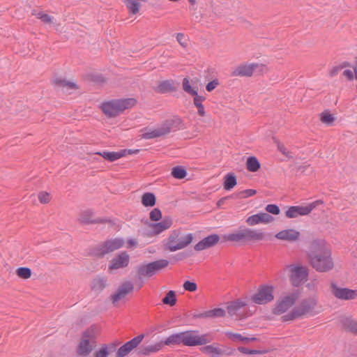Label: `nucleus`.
<instances>
[{
    "mask_svg": "<svg viewBox=\"0 0 357 357\" xmlns=\"http://www.w3.org/2000/svg\"><path fill=\"white\" fill-rule=\"evenodd\" d=\"M96 154H98L103 157L105 160H109L110 162H114L117 160L121 158H123V154H121V150L116 152L112 151H103V152H97Z\"/></svg>",
    "mask_w": 357,
    "mask_h": 357,
    "instance_id": "f704fd0d",
    "label": "nucleus"
},
{
    "mask_svg": "<svg viewBox=\"0 0 357 357\" xmlns=\"http://www.w3.org/2000/svg\"><path fill=\"white\" fill-rule=\"evenodd\" d=\"M233 76L251 77L253 73V63H242L236 66L232 71Z\"/></svg>",
    "mask_w": 357,
    "mask_h": 357,
    "instance_id": "a878e982",
    "label": "nucleus"
},
{
    "mask_svg": "<svg viewBox=\"0 0 357 357\" xmlns=\"http://www.w3.org/2000/svg\"><path fill=\"white\" fill-rule=\"evenodd\" d=\"M162 302L165 304L173 306L176 304V299L175 292L174 291H169L166 296L162 299Z\"/></svg>",
    "mask_w": 357,
    "mask_h": 357,
    "instance_id": "603ef678",
    "label": "nucleus"
},
{
    "mask_svg": "<svg viewBox=\"0 0 357 357\" xmlns=\"http://www.w3.org/2000/svg\"><path fill=\"white\" fill-rule=\"evenodd\" d=\"M172 225V219L165 217L161 222L150 223L147 226L146 235L149 236H157L169 229Z\"/></svg>",
    "mask_w": 357,
    "mask_h": 357,
    "instance_id": "dca6fc26",
    "label": "nucleus"
},
{
    "mask_svg": "<svg viewBox=\"0 0 357 357\" xmlns=\"http://www.w3.org/2000/svg\"><path fill=\"white\" fill-rule=\"evenodd\" d=\"M107 285V280L103 278H96L91 282V289L95 291H102Z\"/></svg>",
    "mask_w": 357,
    "mask_h": 357,
    "instance_id": "58836bf2",
    "label": "nucleus"
},
{
    "mask_svg": "<svg viewBox=\"0 0 357 357\" xmlns=\"http://www.w3.org/2000/svg\"><path fill=\"white\" fill-rule=\"evenodd\" d=\"M223 238L226 241H232L236 243L246 242L245 229H244L226 234L223 236Z\"/></svg>",
    "mask_w": 357,
    "mask_h": 357,
    "instance_id": "c85d7f7f",
    "label": "nucleus"
},
{
    "mask_svg": "<svg viewBox=\"0 0 357 357\" xmlns=\"http://www.w3.org/2000/svg\"><path fill=\"white\" fill-rule=\"evenodd\" d=\"M16 275L21 279L27 280L31 277V270L27 267H20L17 268Z\"/></svg>",
    "mask_w": 357,
    "mask_h": 357,
    "instance_id": "49530a36",
    "label": "nucleus"
},
{
    "mask_svg": "<svg viewBox=\"0 0 357 357\" xmlns=\"http://www.w3.org/2000/svg\"><path fill=\"white\" fill-rule=\"evenodd\" d=\"M220 84L218 79H215L208 82L206 86L207 91L211 92L214 90Z\"/></svg>",
    "mask_w": 357,
    "mask_h": 357,
    "instance_id": "680f3d73",
    "label": "nucleus"
},
{
    "mask_svg": "<svg viewBox=\"0 0 357 357\" xmlns=\"http://www.w3.org/2000/svg\"><path fill=\"white\" fill-rule=\"evenodd\" d=\"M147 0H122L126 5L128 11L131 15H137L139 13L142 2Z\"/></svg>",
    "mask_w": 357,
    "mask_h": 357,
    "instance_id": "cd10ccee",
    "label": "nucleus"
},
{
    "mask_svg": "<svg viewBox=\"0 0 357 357\" xmlns=\"http://www.w3.org/2000/svg\"><path fill=\"white\" fill-rule=\"evenodd\" d=\"M274 299V287L271 285H264L259 288L258 291L252 296V301L258 305H264Z\"/></svg>",
    "mask_w": 357,
    "mask_h": 357,
    "instance_id": "f8f14e48",
    "label": "nucleus"
},
{
    "mask_svg": "<svg viewBox=\"0 0 357 357\" xmlns=\"http://www.w3.org/2000/svg\"><path fill=\"white\" fill-rule=\"evenodd\" d=\"M317 284H318V282L317 280H312L311 282H310L309 283L307 284L306 287L309 289H312V290H314L317 288Z\"/></svg>",
    "mask_w": 357,
    "mask_h": 357,
    "instance_id": "774afa93",
    "label": "nucleus"
},
{
    "mask_svg": "<svg viewBox=\"0 0 357 357\" xmlns=\"http://www.w3.org/2000/svg\"><path fill=\"white\" fill-rule=\"evenodd\" d=\"M260 163L256 157H249L246 161L247 169L252 172H255L260 168Z\"/></svg>",
    "mask_w": 357,
    "mask_h": 357,
    "instance_id": "79ce46f5",
    "label": "nucleus"
},
{
    "mask_svg": "<svg viewBox=\"0 0 357 357\" xmlns=\"http://www.w3.org/2000/svg\"><path fill=\"white\" fill-rule=\"evenodd\" d=\"M183 288L185 291L190 292L195 291L197 289V284L190 281H185L183 284Z\"/></svg>",
    "mask_w": 357,
    "mask_h": 357,
    "instance_id": "bf43d9fd",
    "label": "nucleus"
},
{
    "mask_svg": "<svg viewBox=\"0 0 357 357\" xmlns=\"http://www.w3.org/2000/svg\"><path fill=\"white\" fill-rule=\"evenodd\" d=\"M142 203L144 206H153L155 204V197L153 193L146 192L142 197Z\"/></svg>",
    "mask_w": 357,
    "mask_h": 357,
    "instance_id": "37998d69",
    "label": "nucleus"
},
{
    "mask_svg": "<svg viewBox=\"0 0 357 357\" xmlns=\"http://www.w3.org/2000/svg\"><path fill=\"white\" fill-rule=\"evenodd\" d=\"M200 351L202 353L209 355L212 357L218 356L223 354V351L217 344H212L209 345L205 344L204 347H202L200 349Z\"/></svg>",
    "mask_w": 357,
    "mask_h": 357,
    "instance_id": "c756f323",
    "label": "nucleus"
},
{
    "mask_svg": "<svg viewBox=\"0 0 357 357\" xmlns=\"http://www.w3.org/2000/svg\"><path fill=\"white\" fill-rule=\"evenodd\" d=\"M137 244L138 243L136 239H130L126 242V247L127 248H135Z\"/></svg>",
    "mask_w": 357,
    "mask_h": 357,
    "instance_id": "338daca9",
    "label": "nucleus"
},
{
    "mask_svg": "<svg viewBox=\"0 0 357 357\" xmlns=\"http://www.w3.org/2000/svg\"><path fill=\"white\" fill-rule=\"evenodd\" d=\"M319 120L320 121L327 126H332L334 125L335 121H336V116L334 114L331 113L328 110H325L319 114Z\"/></svg>",
    "mask_w": 357,
    "mask_h": 357,
    "instance_id": "2f4dec72",
    "label": "nucleus"
},
{
    "mask_svg": "<svg viewBox=\"0 0 357 357\" xmlns=\"http://www.w3.org/2000/svg\"><path fill=\"white\" fill-rule=\"evenodd\" d=\"M247 305L246 299H237L227 304V310L230 316L241 318L243 317L242 311Z\"/></svg>",
    "mask_w": 357,
    "mask_h": 357,
    "instance_id": "a211bd4d",
    "label": "nucleus"
},
{
    "mask_svg": "<svg viewBox=\"0 0 357 357\" xmlns=\"http://www.w3.org/2000/svg\"><path fill=\"white\" fill-rule=\"evenodd\" d=\"M256 193H257V191L255 190L248 189V190H244L240 191V192L231 195V197H234L237 199H245V198L252 197V196L255 195Z\"/></svg>",
    "mask_w": 357,
    "mask_h": 357,
    "instance_id": "09e8293b",
    "label": "nucleus"
},
{
    "mask_svg": "<svg viewBox=\"0 0 357 357\" xmlns=\"http://www.w3.org/2000/svg\"><path fill=\"white\" fill-rule=\"evenodd\" d=\"M66 79H63L61 78H55L52 80V84L56 86H59L63 89L64 85L63 84L66 82Z\"/></svg>",
    "mask_w": 357,
    "mask_h": 357,
    "instance_id": "69168bd1",
    "label": "nucleus"
},
{
    "mask_svg": "<svg viewBox=\"0 0 357 357\" xmlns=\"http://www.w3.org/2000/svg\"><path fill=\"white\" fill-rule=\"evenodd\" d=\"M300 236V232L295 229H283L275 234L277 239L288 242L297 241Z\"/></svg>",
    "mask_w": 357,
    "mask_h": 357,
    "instance_id": "5701e85b",
    "label": "nucleus"
},
{
    "mask_svg": "<svg viewBox=\"0 0 357 357\" xmlns=\"http://www.w3.org/2000/svg\"><path fill=\"white\" fill-rule=\"evenodd\" d=\"M194 96V105L196 106V107L197 108L199 105H203L202 102L205 100V97L198 96V93Z\"/></svg>",
    "mask_w": 357,
    "mask_h": 357,
    "instance_id": "e2e57ef3",
    "label": "nucleus"
},
{
    "mask_svg": "<svg viewBox=\"0 0 357 357\" xmlns=\"http://www.w3.org/2000/svg\"><path fill=\"white\" fill-rule=\"evenodd\" d=\"M323 202L317 200L306 205L291 206L287 207L284 214L287 218H296L309 215L317 206Z\"/></svg>",
    "mask_w": 357,
    "mask_h": 357,
    "instance_id": "6e6552de",
    "label": "nucleus"
},
{
    "mask_svg": "<svg viewBox=\"0 0 357 357\" xmlns=\"http://www.w3.org/2000/svg\"><path fill=\"white\" fill-rule=\"evenodd\" d=\"M226 335L229 340L235 342H248L255 340V338L246 337L243 336L241 334L233 332H227Z\"/></svg>",
    "mask_w": 357,
    "mask_h": 357,
    "instance_id": "a19ab883",
    "label": "nucleus"
},
{
    "mask_svg": "<svg viewBox=\"0 0 357 357\" xmlns=\"http://www.w3.org/2000/svg\"><path fill=\"white\" fill-rule=\"evenodd\" d=\"M137 104V100L133 98L113 99L103 101L100 109L109 118L116 117L126 109L132 108Z\"/></svg>",
    "mask_w": 357,
    "mask_h": 357,
    "instance_id": "7ed1b4c3",
    "label": "nucleus"
},
{
    "mask_svg": "<svg viewBox=\"0 0 357 357\" xmlns=\"http://www.w3.org/2000/svg\"><path fill=\"white\" fill-rule=\"evenodd\" d=\"M63 84L64 85L62 89L66 92L78 89V86L75 82L66 80Z\"/></svg>",
    "mask_w": 357,
    "mask_h": 357,
    "instance_id": "13d9d810",
    "label": "nucleus"
},
{
    "mask_svg": "<svg viewBox=\"0 0 357 357\" xmlns=\"http://www.w3.org/2000/svg\"><path fill=\"white\" fill-rule=\"evenodd\" d=\"M300 297L298 290H294L282 294L276 301L273 312L275 314H282L287 312L297 302Z\"/></svg>",
    "mask_w": 357,
    "mask_h": 357,
    "instance_id": "423d86ee",
    "label": "nucleus"
},
{
    "mask_svg": "<svg viewBox=\"0 0 357 357\" xmlns=\"http://www.w3.org/2000/svg\"><path fill=\"white\" fill-rule=\"evenodd\" d=\"M278 151L283 154L286 158L291 159L294 158L293 153L288 149L284 144H278Z\"/></svg>",
    "mask_w": 357,
    "mask_h": 357,
    "instance_id": "5fc2aeb1",
    "label": "nucleus"
},
{
    "mask_svg": "<svg viewBox=\"0 0 357 357\" xmlns=\"http://www.w3.org/2000/svg\"><path fill=\"white\" fill-rule=\"evenodd\" d=\"M169 261L166 259H160L151 263L144 264L137 268V273L140 277L151 278L162 269L166 268Z\"/></svg>",
    "mask_w": 357,
    "mask_h": 357,
    "instance_id": "1a4fd4ad",
    "label": "nucleus"
},
{
    "mask_svg": "<svg viewBox=\"0 0 357 357\" xmlns=\"http://www.w3.org/2000/svg\"><path fill=\"white\" fill-rule=\"evenodd\" d=\"M238 351L242 354H250V355H255L261 354V351L255 349H250L248 348L244 347H238Z\"/></svg>",
    "mask_w": 357,
    "mask_h": 357,
    "instance_id": "052dcab7",
    "label": "nucleus"
},
{
    "mask_svg": "<svg viewBox=\"0 0 357 357\" xmlns=\"http://www.w3.org/2000/svg\"><path fill=\"white\" fill-rule=\"evenodd\" d=\"M340 70H342V75L349 81L357 80V61L351 63L344 61L333 68L331 75H336Z\"/></svg>",
    "mask_w": 357,
    "mask_h": 357,
    "instance_id": "9b49d317",
    "label": "nucleus"
},
{
    "mask_svg": "<svg viewBox=\"0 0 357 357\" xmlns=\"http://www.w3.org/2000/svg\"><path fill=\"white\" fill-rule=\"evenodd\" d=\"M265 209L267 213L278 215L280 213V208L276 204H268Z\"/></svg>",
    "mask_w": 357,
    "mask_h": 357,
    "instance_id": "4d7b16f0",
    "label": "nucleus"
},
{
    "mask_svg": "<svg viewBox=\"0 0 357 357\" xmlns=\"http://www.w3.org/2000/svg\"><path fill=\"white\" fill-rule=\"evenodd\" d=\"M171 174L173 177L177 179L184 178L187 175L186 170L183 167L180 166L174 167L172 169Z\"/></svg>",
    "mask_w": 357,
    "mask_h": 357,
    "instance_id": "de8ad7c7",
    "label": "nucleus"
},
{
    "mask_svg": "<svg viewBox=\"0 0 357 357\" xmlns=\"http://www.w3.org/2000/svg\"><path fill=\"white\" fill-rule=\"evenodd\" d=\"M96 347V337L93 329H87L82 335L76 347L79 356L86 357Z\"/></svg>",
    "mask_w": 357,
    "mask_h": 357,
    "instance_id": "39448f33",
    "label": "nucleus"
},
{
    "mask_svg": "<svg viewBox=\"0 0 357 357\" xmlns=\"http://www.w3.org/2000/svg\"><path fill=\"white\" fill-rule=\"evenodd\" d=\"M199 82V79L198 78L190 79L185 77L182 82L183 91L191 96H196L198 93Z\"/></svg>",
    "mask_w": 357,
    "mask_h": 357,
    "instance_id": "393cba45",
    "label": "nucleus"
},
{
    "mask_svg": "<svg viewBox=\"0 0 357 357\" xmlns=\"http://www.w3.org/2000/svg\"><path fill=\"white\" fill-rule=\"evenodd\" d=\"M35 15L38 19L40 20L45 24L53 25L55 22V20L53 16L50 15L44 12H39Z\"/></svg>",
    "mask_w": 357,
    "mask_h": 357,
    "instance_id": "a18cd8bd",
    "label": "nucleus"
},
{
    "mask_svg": "<svg viewBox=\"0 0 357 357\" xmlns=\"http://www.w3.org/2000/svg\"><path fill=\"white\" fill-rule=\"evenodd\" d=\"M289 279L294 286H298L305 282L308 276L307 267L299 264L290 265L287 267Z\"/></svg>",
    "mask_w": 357,
    "mask_h": 357,
    "instance_id": "9d476101",
    "label": "nucleus"
},
{
    "mask_svg": "<svg viewBox=\"0 0 357 357\" xmlns=\"http://www.w3.org/2000/svg\"><path fill=\"white\" fill-rule=\"evenodd\" d=\"M192 240V234H183L179 230H173L168 238L163 241V246L166 250L175 252L186 248Z\"/></svg>",
    "mask_w": 357,
    "mask_h": 357,
    "instance_id": "20e7f679",
    "label": "nucleus"
},
{
    "mask_svg": "<svg viewBox=\"0 0 357 357\" xmlns=\"http://www.w3.org/2000/svg\"><path fill=\"white\" fill-rule=\"evenodd\" d=\"M308 259L312 266L319 272L329 271L334 266L331 249L324 241H316L312 243Z\"/></svg>",
    "mask_w": 357,
    "mask_h": 357,
    "instance_id": "f257e3e1",
    "label": "nucleus"
},
{
    "mask_svg": "<svg viewBox=\"0 0 357 357\" xmlns=\"http://www.w3.org/2000/svg\"><path fill=\"white\" fill-rule=\"evenodd\" d=\"M269 72L268 67L264 63H253V73L263 75Z\"/></svg>",
    "mask_w": 357,
    "mask_h": 357,
    "instance_id": "c03bdc74",
    "label": "nucleus"
},
{
    "mask_svg": "<svg viewBox=\"0 0 357 357\" xmlns=\"http://www.w3.org/2000/svg\"><path fill=\"white\" fill-rule=\"evenodd\" d=\"M274 220V218L267 213H259L247 218L245 222L249 226H255L260 224H269Z\"/></svg>",
    "mask_w": 357,
    "mask_h": 357,
    "instance_id": "412c9836",
    "label": "nucleus"
},
{
    "mask_svg": "<svg viewBox=\"0 0 357 357\" xmlns=\"http://www.w3.org/2000/svg\"><path fill=\"white\" fill-rule=\"evenodd\" d=\"M225 315V311L222 308H215L208 310L200 315V317H222Z\"/></svg>",
    "mask_w": 357,
    "mask_h": 357,
    "instance_id": "ea45409f",
    "label": "nucleus"
},
{
    "mask_svg": "<svg viewBox=\"0 0 357 357\" xmlns=\"http://www.w3.org/2000/svg\"><path fill=\"white\" fill-rule=\"evenodd\" d=\"M164 347L163 341H160L151 345L142 347L139 352L142 355L149 356L153 353H156L160 351Z\"/></svg>",
    "mask_w": 357,
    "mask_h": 357,
    "instance_id": "7c9ffc66",
    "label": "nucleus"
},
{
    "mask_svg": "<svg viewBox=\"0 0 357 357\" xmlns=\"http://www.w3.org/2000/svg\"><path fill=\"white\" fill-rule=\"evenodd\" d=\"M133 290V285L130 282H124L122 283L116 293L112 296V301L114 305L125 299L126 296Z\"/></svg>",
    "mask_w": 357,
    "mask_h": 357,
    "instance_id": "6ab92c4d",
    "label": "nucleus"
},
{
    "mask_svg": "<svg viewBox=\"0 0 357 357\" xmlns=\"http://www.w3.org/2000/svg\"><path fill=\"white\" fill-rule=\"evenodd\" d=\"M161 136L168 135L171 132L182 130L184 128L183 121L178 116H174L167 119L158 126Z\"/></svg>",
    "mask_w": 357,
    "mask_h": 357,
    "instance_id": "ddd939ff",
    "label": "nucleus"
},
{
    "mask_svg": "<svg viewBox=\"0 0 357 357\" xmlns=\"http://www.w3.org/2000/svg\"><path fill=\"white\" fill-rule=\"evenodd\" d=\"M219 241L220 237L218 234L209 235L197 243L195 245V250L197 251H202L208 249L216 245Z\"/></svg>",
    "mask_w": 357,
    "mask_h": 357,
    "instance_id": "b1692460",
    "label": "nucleus"
},
{
    "mask_svg": "<svg viewBox=\"0 0 357 357\" xmlns=\"http://www.w3.org/2000/svg\"><path fill=\"white\" fill-rule=\"evenodd\" d=\"M163 344L164 346L167 345L170 347L183 344L182 332L170 335L163 341Z\"/></svg>",
    "mask_w": 357,
    "mask_h": 357,
    "instance_id": "72a5a7b5",
    "label": "nucleus"
},
{
    "mask_svg": "<svg viewBox=\"0 0 357 357\" xmlns=\"http://www.w3.org/2000/svg\"><path fill=\"white\" fill-rule=\"evenodd\" d=\"M246 242H258L266 238V234L261 229H245Z\"/></svg>",
    "mask_w": 357,
    "mask_h": 357,
    "instance_id": "bb28decb",
    "label": "nucleus"
},
{
    "mask_svg": "<svg viewBox=\"0 0 357 357\" xmlns=\"http://www.w3.org/2000/svg\"><path fill=\"white\" fill-rule=\"evenodd\" d=\"M93 213L90 210L82 211L79 215V221L83 223H89L93 221Z\"/></svg>",
    "mask_w": 357,
    "mask_h": 357,
    "instance_id": "8fccbe9b",
    "label": "nucleus"
},
{
    "mask_svg": "<svg viewBox=\"0 0 357 357\" xmlns=\"http://www.w3.org/2000/svg\"><path fill=\"white\" fill-rule=\"evenodd\" d=\"M329 291L334 297L339 300L349 301L357 298V290L342 287L333 282L330 284Z\"/></svg>",
    "mask_w": 357,
    "mask_h": 357,
    "instance_id": "2eb2a0df",
    "label": "nucleus"
},
{
    "mask_svg": "<svg viewBox=\"0 0 357 357\" xmlns=\"http://www.w3.org/2000/svg\"><path fill=\"white\" fill-rule=\"evenodd\" d=\"M173 83L170 81H163L158 86V91L160 93H165L173 89Z\"/></svg>",
    "mask_w": 357,
    "mask_h": 357,
    "instance_id": "3c124183",
    "label": "nucleus"
},
{
    "mask_svg": "<svg viewBox=\"0 0 357 357\" xmlns=\"http://www.w3.org/2000/svg\"><path fill=\"white\" fill-rule=\"evenodd\" d=\"M162 137L158 126L155 128H145L142 134V138L145 139H150Z\"/></svg>",
    "mask_w": 357,
    "mask_h": 357,
    "instance_id": "4c0bfd02",
    "label": "nucleus"
},
{
    "mask_svg": "<svg viewBox=\"0 0 357 357\" xmlns=\"http://www.w3.org/2000/svg\"><path fill=\"white\" fill-rule=\"evenodd\" d=\"M149 218L152 221H158L162 218L161 211L158 208H154L150 212Z\"/></svg>",
    "mask_w": 357,
    "mask_h": 357,
    "instance_id": "6e6d98bb",
    "label": "nucleus"
},
{
    "mask_svg": "<svg viewBox=\"0 0 357 357\" xmlns=\"http://www.w3.org/2000/svg\"><path fill=\"white\" fill-rule=\"evenodd\" d=\"M161 136L168 135L171 132L182 130L184 128L183 121L178 116H174L167 119L158 126Z\"/></svg>",
    "mask_w": 357,
    "mask_h": 357,
    "instance_id": "4468645a",
    "label": "nucleus"
},
{
    "mask_svg": "<svg viewBox=\"0 0 357 357\" xmlns=\"http://www.w3.org/2000/svg\"><path fill=\"white\" fill-rule=\"evenodd\" d=\"M183 345L186 347L203 346L211 342L208 334H199L197 331L190 330L182 332Z\"/></svg>",
    "mask_w": 357,
    "mask_h": 357,
    "instance_id": "0eeeda50",
    "label": "nucleus"
},
{
    "mask_svg": "<svg viewBox=\"0 0 357 357\" xmlns=\"http://www.w3.org/2000/svg\"><path fill=\"white\" fill-rule=\"evenodd\" d=\"M323 311V307L319 303V296L314 294L303 299L293 310L282 317V321H293L297 319L314 317Z\"/></svg>",
    "mask_w": 357,
    "mask_h": 357,
    "instance_id": "f03ea898",
    "label": "nucleus"
},
{
    "mask_svg": "<svg viewBox=\"0 0 357 357\" xmlns=\"http://www.w3.org/2000/svg\"><path fill=\"white\" fill-rule=\"evenodd\" d=\"M144 335H139L126 342L119 348L116 351V357H125L128 356L133 349L137 348L144 339Z\"/></svg>",
    "mask_w": 357,
    "mask_h": 357,
    "instance_id": "f3484780",
    "label": "nucleus"
},
{
    "mask_svg": "<svg viewBox=\"0 0 357 357\" xmlns=\"http://www.w3.org/2000/svg\"><path fill=\"white\" fill-rule=\"evenodd\" d=\"M38 199L40 204H47L51 202L52 195L46 191H41L38 194Z\"/></svg>",
    "mask_w": 357,
    "mask_h": 357,
    "instance_id": "864d4df0",
    "label": "nucleus"
},
{
    "mask_svg": "<svg viewBox=\"0 0 357 357\" xmlns=\"http://www.w3.org/2000/svg\"><path fill=\"white\" fill-rule=\"evenodd\" d=\"M116 344L110 343L103 344L98 351L93 354V357H108L110 352L115 350Z\"/></svg>",
    "mask_w": 357,
    "mask_h": 357,
    "instance_id": "473e14b6",
    "label": "nucleus"
},
{
    "mask_svg": "<svg viewBox=\"0 0 357 357\" xmlns=\"http://www.w3.org/2000/svg\"><path fill=\"white\" fill-rule=\"evenodd\" d=\"M130 261L129 255L123 252L114 257L109 262V271L116 270L128 266Z\"/></svg>",
    "mask_w": 357,
    "mask_h": 357,
    "instance_id": "4be33fe9",
    "label": "nucleus"
},
{
    "mask_svg": "<svg viewBox=\"0 0 357 357\" xmlns=\"http://www.w3.org/2000/svg\"><path fill=\"white\" fill-rule=\"evenodd\" d=\"M125 244L122 238H114L105 241L100 248V255H104L121 248Z\"/></svg>",
    "mask_w": 357,
    "mask_h": 357,
    "instance_id": "aec40b11",
    "label": "nucleus"
},
{
    "mask_svg": "<svg viewBox=\"0 0 357 357\" xmlns=\"http://www.w3.org/2000/svg\"><path fill=\"white\" fill-rule=\"evenodd\" d=\"M121 154H123V157H126L128 155L137 154L139 152V149H122L121 150Z\"/></svg>",
    "mask_w": 357,
    "mask_h": 357,
    "instance_id": "0e129e2a",
    "label": "nucleus"
},
{
    "mask_svg": "<svg viewBox=\"0 0 357 357\" xmlns=\"http://www.w3.org/2000/svg\"><path fill=\"white\" fill-rule=\"evenodd\" d=\"M236 177L234 174L229 173L225 176L223 187L226 190H230L236 185Z\"/></svg>",
    "mask_w": 357,
    "mask_h": 357,
    "instance_id": "e433bc0d",
    "label": "nucleus"
},
{
    "mask_svg": "<svg viewBox=\"0 0 357 357\" xmlns=\"http://www.w3.org/2000/svg\"><path fill=\"white\" fill-rule=\"evenodd\" d=\"M342 324L346 330L357 333V321L351 317H345L342 319Z\"/></svg>",
    "mask_w": 357,
    "mask_h": 357,
    "instance_id": "c9c22d12",
    "label": "nucleus"
}]
</instances>
